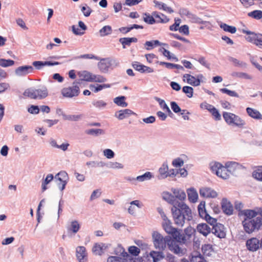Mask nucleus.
<instances>
[{
	"label": "nucleus",
	"instance_id": "1",
	"mask_svg": "<svg viewBox=\"0 0 262 262\" xmlns=\"http://www.w3.org/2000/svg\"><path fill=\"white\" fill-rule=\"evenodd\" d=\"M162 217L163 220V228L167 233L171 235L172 239L179 242L181 246H185L187 248L192 245L195 232V230L193 228L188 226L184 230L183 233H181L182 230H179L172 226V223L165 214L163 213Z\"/></svg>",
	"mask_w": 262,
	"mask_h": 262
},
{
	"label": "nucleus",
	"instance_id": "2",
	"mask_svg": "<svg viewBox=\"0 0 262 262\" xmlns=\"http://www.w3.org/2000/svg\"><path fill=\"white\" fill-rule=\"evenodd\" d=\"M152 237L155 248L160 251L164 250L168 246L171 251L180 256L184 255L186 252V248L181 246L179 242L172 239L170 236L163 237L158 232L154 231Z\"/></svg>",
	"mask_w": 262,
	"mask_h": 262
},
{
	"label": "nucleus",
	"instance_id": "3",
	"mask_svg": "<svg viewBox=\"0 0 262 262\" xmlns=\"http://www.w3.org/2000/svg\"><path fill=\"white\" fill-rule=\"evenodd\" d=\"M171 210L174 223L179 226H183L185 220L189 221L192 219L191 210L186 205H182V207H172Z\"/></svg>",
	"mask_w": 262,
	"mask_h": 262
},
{
	"label": "nucleus",
	"instance_id": "4",
	"mask_svg": "<svg viewBox=\"0 0 262 262\" xmlns=\"http://www.w3.org/2000/svg\"><path fill=\"white\" fill-rule=\"evenodd\" d=\"M173 194L168 192H164L162 194L163 199L168 203L172 205V207H182V205H186L183 201L186 199V194L182 189L172 188Z\"/></svg>",
	"mask_w": 262,
	"mask_h": 262
},
{
	"label": "nucleus",
	"instance_id": "5",
	"mask_svg": "<svg viewBox=\"0 0 262 262\" xmlns=\"http://www.w3.org/2000/svg\"><path fill=\"white\" fill-rule=\"evenodd\" d=\"M25 97L33 99H43L48 96V91L46 86H41L35 89L33 88L26 89L23 93Z\"/></svg>",
	"mask_w": 262,
	"mask_h": 262
},
{
	"label": "nucleus",
	"instance_id": "6",
	"mask_svg": "<svg viewBox=\"0 0 262 262\" xmlns=\"http://www.w3.org/2000/svg\"><path fill=\"white\" fill-rule=\"evenodd\" d=\"M245 231L247 233H251L258 231L262 226V217H256L253 220H243L242 221Z\"/></svg>",
	"mask_w": 262,
	"mask_h": 262
},
{
	"label": "nucleus",
	"instance_id": "7",
	"mask_svg": "<svg viewBox=\"0 0 262 262\" xmlns=\"http://www.w3.org/2000/svg\"><path fill=\"white\" fill-rule=\"evenodd\" d=\"M100 61L98 63V67L101 72L106 73L108 72L109 68L112 69L119 66V62L110 58H100Z\"/></svg>",
	"mask_w": 262,
	"mask_h": 262
},
{
	"label": "nucleus",
	"instance_id": "8",
	"mask_svg": "<svg viewBox=\"0 0 262 262\" xmlns=\"http://www.w3.org/2000/svg\"><path fill=\"white\" fill-rule=\"evenodd\" d=\"M243 32L247 34V36L246 37V39L247 41L255 44L259 48L262 47L261 34H256L253 32L246 30H243Z\"/></svg>",
	"mask_w": 262,
	"mask_h": 262
},
{
	"label": "nucleus",
	"instance_id": "9",
	"mask_svg": "<svg viewBox=\"0 0 262 262\" xmlns=\"http://www.w3.org/2000/svg\"><path fill=\"white\" fill-rule=\"evenodd\" d=\"M246 246L247 249L250 252H255L262 249V237L259 239L257 237H252L247 240Z\"/></svg>",
	"mask_w": 262,
	"mask_h": 262
},
{
	"label": "nucleus",
	"instance_id": "10",
	"mask_svg": "<svg viewBox=\"0 0 262 262\" xmlns=\"http://www.w3.org/2000/svg\"><path fill=\"white\" fill-rule=\"evenodd\" d=\"M77 84V83L73 82L72 86L63 88L61 91L62 95L68 98H72L78 96L80 90Z\"/></svg>",
	"mask_w": 262,
	"mask_h": 262
},
{
	"label": "nucleus",
	"instance_id": "11",
	"mask_svg": "<svg viewBox=\"0 0 262 262\" xmlns=\"http://www.w3.org/2000/svg\"><path fill=\"white\" fill-rule=\"evenodd\" d=\"M225 165L228 167L231 174L237 176L239 171L246 168L242 164L236 162L230 161L226 163Z\"/></svg>",
	"mask_w": 262,
	"mask_h": 262
},
{
	"label": "nucleus",
	"instance_id": "12",
	"mask_svg": "<svg viewBox=\"0 0 262 262\" xmlns=\"http://www.w3.org/2000/svg\"><path fill=\"white\" fill-rule=\"evenodd\" d=\"M34 68L31 66H20L15 70V73L18 76H24L29 73H33Z\"/></svg>",
	"mask_w": 262,
	"mask_h": 262
},
{
	"label": "nucleus",
	"instance_id": "13",
	"mask_svg": "<svg viewBox=\"0 0 262 262\" xmlns=\"http://www.w3.org/2000/svg\"><path fill=\"white\" fill-rule=\"evenodd\" d=\"M238 216H243L244 220H253L257 217V213L255 210L244 209L238 212Z\"/></svg>",
	"mask_w": 262,
	"mask_h": 262
},
{
	"label": "nucleus",
	"instance_id": "14",
	"mask_svg": "<svg viewBox=\"0 0 262 262\" xmlns=\"http://www.w3.org/2000/svg\"><path fill=\"white\" fill-rule=\"evenodd\" d=\"M221 206L224 213L228 215L232 214L233 211L232 205L227 199H222Z\"/></svg>",
	"mask_w": 262,
	"mask_h": 262
},
{
	"label": "nucleus",
	"instance_id": "15",
	"mask_svg": "<svg viewBox=\"0 0 262 262\" xmlns=\"http://www.w3.org/2000/svg\"><path fill=\"white\" fill-rule=\"evenodd\" d=\"M110 246V244L103 243H96L93 247L92 251L95 255H101Z\"/></svg>",
	"mask_w": 262,
	"mask_h": 262
},
{
	"label": "nucleus",
	"instance_id": "16",
	"mask_svg": "<svg viewBox=\"0 0 262 262\" xmlns=\"http://www.w3.org/2000/svg\"><path fill=\"white\" fill-rule=\"evenodd\" d=\"M224 226L221 224H216L215 226L211 228V232L219 238H224L226 233L223 230Z\"/></svg>",
	"mask_w": 262,
	"mask_h": 262
},
{
	"label": "nucleus",
	"instance_id": "17",
	"mask_svg": "<svg viewBox=\"0 0 262 262\" xmlns=\"http://www.w3.org/2000/svg\"><path fill=\"white\" fill-rule=\"evenodd\" d=\"M200 194L201 196L204 198H214L217 195L215 191L208 187L201 188L200 189Z\"/></svg>",
	"mask_w": 262,
	"mask_h": 262
},
{
	"label": "nucleus",
	"instance_id": "18",
	"mask_svg": "<svg viewBox=\"0 0 262 262\" xmlns=\"http://www.w3.org/2000/svg\"><path fill=\"white\" fill-rule=\"evenodd\" d=\"M86 256L84 247L79 246L76 248V257L79 262H84L85 260H86Z\"/></svg>",
	"mask_w": 262,
	"mask_h": 262
},
{
	"label": "nucleus",
	"instance_id": "19",
	"mask_svg": "<svg viewBox=\"0 0 262 262\" xmlns=\"http://www.w3.org/2000/svg\"><path fill=\"white\" fill-rule=\"evenodd\" d=\"M115 253L116 255L123 256L126 260H129L131 261L132 260V256L125 252V249L121 245H118L115 248Z\"/></svg>",
	"mask_w": 262,
	"mask_h": 262
},
{
	"label": "nucleus",
	"instance_id": "20",
	"mask_svg": "<svg viewBox=\"0 0 262 262\" xmlns=\"http://www.w3.org/2000/svg\"><path fill=\"white\" fill-rule=\"evenodd\" d=\"M196 229L199 233L205 236H206L209 233L211 232V228L208 224L206 223H201L198 224L196 227Z\"/></svg>",
	"mask_w": 262,
	"mask_h": 262
},
{
	"label": "nucleus",
	"instance_id": "21",
	"mask_svg": "<svg viewBox=\"0 0 262 262\" xmlns=\"http://www.w3.org/2000/svg\"><path fill=\"white\" fill-rule=\"evenodd\" d=\"M152 14L155 16L156 23L165 24L169 21V19L165 15L160 12L154 11L152 12Z\"/></svg>",
	"mask_w": 262,
	"mask_h": 262
},
{
	"label": "nucleus",
	"instance_id": "22",
	"mask_svg": "<svg viewBox=\"0 0 262 262\" xmlns=\"http://www.w3.org/2000/svg\"><path fill=\"white\" fill-rule=\"evenodd\" d=\"M168 171V165L167 162L163 163L161 167L159 169V175L157 177L159 180L164 179L167 178Z\"/></svg>",
	"mask_w": 262,
	"mask_h": 262
},
{
	"label": "nucleus",
	"instance_id": "23",
	"mask_svg": "<svg viewBox=\"0 0 262 262\" xmlns=\"http://www.w3.org/2000/svg\"><path fill=\"white\" fill-rule=\"evenodd\" d=\"M135 113L129 109H125L116 113L115 117L119 120H123L131 115H135Z\"/></svg>",
	"mask_w": 262,
	"mask_h": 262
},
{
	"label": "nucleus",
	"instance_id": "24",
	"mask_svg": "<svg viewBox=\"0 0 262 262\" xmlns=\"http://www.w3.org/2000/svg\"><path fill=\"white\" fill-rule=\"evenodd\" d=\"M153 3L155 4V7L159 10H163L169 13L173 12V10L171 7H168L165 4L162 2L154 0Z\"/></svg>",
	"mask_w": 262,
	"mask_h": 262
},
{
	"label": "nucleus",
	"instance_id": "25",
	"mask_svg": "<svg viewBox=\"0 0 262 262\" xmlns=\"http://www.w3.org/2000/svg\"><path fill=\"white\" fill-rule=\"evenodd\" d=\"M119 41L122 44V48L125 49L126 46L129 47L132 42H137L138 39L136 37H123L120 38Z\"/></svg>",
	"mask_w": 262,
	"mask_h": 262
},
{
	"label": "nucleus",
	"instance_id": "26",
	"mask_svg": "<svg viewBox=\"0 0 262 262\" xmlns=\"http://www.w3.org/2000/svg\"><path fill=\"white\" fill-rule=\"evenodd\" d=\"M162 46V42L158 40H152L150 41H146L144 44V48L147 50H151L157 46Z\"/></svg>",
	"mask_w": 262,
	"mask_h": 262
},
{
	"label": "nucleus",
	"instance_id": "27",
	"mask_svg": "<svg viewBox=\"0 0 262 262\" xmlns=\"http://www.w3.org/2000/svg\"><path fill=\"white\" fill-rule=\"evenodd\" d=\"M149 256L152 258L153 262H159L164 258V255L162 251H151L149 253Z\"/></svg>",
	"mask_w": 262,
	"mask_h": 262
},
{
	"label": "nucleus",
	"instance_id": "28",
	"mask_svg": "<svg viewBox=\"0 0 262 262\" xmlns=\"http://www.w3.org/2000/svg\"><path fill=\"white\" fill-rule=\"evenodd\" d=\"M155 100L159 102V105H160L161 107L163 109V110L165 111L166 113H167L169 117H172L173 114L169 109L167 104L165 103V101L158 97H155Z\"/></svg>",
	"mask_w": 262,
	"mask_h": 262
},
{
	"label": "nucleus",
	"instance_id": "29",
	"mask_svg": "<svg viewBox=\"0 0 262 262\" xmlns=\"http://www.w3.org/2000/svg\"><path fill=\"white\" fill-rule=\"evenodd\" d=\"M187 192L189 201L192 203L196 202L198 198V194L195 189L193 188H189Z\"/></svg>",
	"mask_w": 262,
	"mask_h": 262
},
{
	"label": "nucleus",
	"instance_id": "30",
	"mask_svg": "<svg viewBox=\"0 0 262 262\" xmlns=\"http://www.w3.org/2000/svg\"><path fill=\"white\" fill-rule=\"evenodd\" d=\"M246 112L248 115L251 118L255 119H260L262 118V115L259 111L251 107H247Z\"/></svg>",
	"mask_w": 262,
	"mask_h": 262
},
{
	"label": "nucleus",
	"instance_id": "31",
	"mask_svg": "<svg viewBox=\"0 0 262 262\" xmlns=\"http://www.w3.org/2000/svg\"><path fill=\"white\" fill-rule=\"evenodd\" d=\"M191 262H207L204 257L198 252H193L191 255Z\"/></svg>",
	"mask_w": 262,
	"mask_h": 262
},
{
	"label": "nucleus",
	"instance_id": "32",
	"mask_svg": "<svg viewBox=\"0 0 262 262\" xmlns=\"http://www.w3.org/2000/svg\"><path fill=\"white\" fill-rule=\"evenodd\" d=\"M111 86V85L110 84H97L96 85L91 84L90 85V89L92 91L97 93L103 89L109 88Z\"/></svg>",
	"mask_w": 262,
	"mask_h": 262
},
{
	"label": "nucleus",
	"instance_id": "33",
	"mask_svg": "<svg viewBox=\"0 0 262 262\" xmlns=\"http://www.w3.org/2000/svg\"><path fill=\"white\" fill-rule=\"evenodd\" d=\"M230 174L231 173H230L228 167H227L226 165L225 166L222 165V168H221L219 176H217L223 179L226 180L229 178Z\"/></svg>",
	"mask_w": 262,
	"mask_h": 262
},
{
	"label": "nucleus",
	"instance_id": "34",
	"mask_svg": "<svg viewBox=\"0 0 262 262\" xmlns=\"http://www.w3.org/2000/svg\"><path fill=\"white\" fill-rule=\"evenodd\" d=\"M152 178H154V175L152 173L149 171H147L143 174L137 177L136 180L139 182H144L149 180Z\"/></svg>",
	"mask_w": 262,
	"mask_h": 262
},
{
	"label": "nucleus",
	"instance_id": "35",
	"mask_svg": "<svg viewBox=\"0 0 262 262\" xmlns=\"http://www.w3.org/2000/svg\"><path fill=\"white\" fill-rule=\"evenodd\" d=\"M80 227L78 222L75 220L71 222L70 226L68 228V230L75 234L79 231Z\"/></svg>",
	"mask_w": 262,
	"mask_h": 262
},
{
	"label": "nucleus",
	"instance_id": "36",
	"mask_svg": "<svg viewBox=\"0 0 262 262\" xmlns=\"http://www.w3.org/2000/svg\"><path fill=\"white\" fill-rule=\"evenodd\" d=\"M210 169L212 172L219 176L221 168L222 167V165L219 162H212L210 164Z\"/></svg>",
	"mask_w": 262,
	"mask_h": 262
},
{
	"label": "nucleus",
	"instance_id": "37",
	"mask_svg": "<svg viewBox=\"0 0 262 262\" xmlns=\"http://www.w3.org/2000/svg\"><path fill=\"white\" fill-rule=\"evenodd\" d=\"M125 99L124 96H118L114 99V102L118 106L126 107L128 104L125 101Z\"/></svg>",
	"mask_w": 262,
	"mask_h": 262
},
{
	"label": "nucleus",
	"instance_id": "38",
	"mask_svg": "<svg viewBox=\"0 0 262 262\" xmlns=\"http://www.w3.org/2000/svg\"><path fill=\"white\" fill-rule=\"evenodd\" d=\"M56 177H60L62 180H64V183L62 185V189H64L66 186L67 184L68 180L69 179V177L68 173L65 171H61L56 174Z\"/></svg>",
	"mask_w": 262,
	"mask_h": 262
},
{
	"label": "nucleus",
	"instance_id": "39",
	"mask_svg": "<svg viewBox=\"0 0 262 262\" xmlns=\"http://www.w3.org/2000/svg\"><path fill=\"white\" fill-rule=\"evenodd\" d=\"M112 33V28L110 26H105L99 30L100 35L104 37L110 35Z\"/></svg>",
	"mask_w": 262,
	"mask_h": 262
},
{
	"label": "nucleus",
	"instance_id": "40",
	"mask_svg": "<svg viewBox=\"0 0 262 262\" xmlns=\"http://www.w3.org/2000/svg\"><path fill=\"white\" fill-rule=\"evenodd\" d=\"M220 27H221V28L223 29L224 31L229 32L232 34L235 33L236 31V27L234 26H229L225 23H221L220 25Z\"/></svg>",
	"mask_w": 262,
	"mask_h": 262
},
{
	"label": "nucleus",
	"instance_id": "41",
	"mask_svg": "<svg viewBox=\"0 0 262 262\" xmlns=\"http://www.w3.org/2000/svg\"><path fill=\"white\" fill-rule=\"evenodd\" d=\"M143 20L147 24L149 25H153L156 23L155 16L151 14L150 15L149 13H145L143 14Z\"/></svg>",
	"mask_w": 262,
	"mask_h": 262
},
{
	"label": "nucleus",
	"instance_id": "42",
	"mask_svg": "<svg viewBox=\"0 0 262 262\" xmlns=\"http://www.w3.org/2000/svg\"><path fill=\"white\" fill-rule=\"evenodd\" d=\"M234 114L228 112H224L223 114V117L226 122L229 125H232L233 122V116Z\"/></svg>",
	"mask_w": 262,
	"mask_h": 262
},
{
	"label": "nucleus",
	"instance_id": "43",
	"mask_svg": "<svg viewBox=\"0 0 262 262\" xmlns=\"http://www.w3.org/2000/svg\"><path fill=\"white\" fill-rule=\"evenodd\" d=\"M54 179L52 174H48L41 184V189L42 191H45L47 189V185L50 183Z\"/></svg>",
	"mask_w": 262,
	"mask_h": 262
},
{
	"label": "nucleus",
	"instance_id": "44",
	"mask_svg": "<svg viewBox=\"0 0 262 262\" xmlns=\"http://www.w3.org/2000/svg\"><path fill=\"white\" fill-rule=\"evenodd\" d=\"M202 251L204 255L209 256L211 255V253L213 252L212 246L209 244L203 245Z\"/></svg>",
	"mask_w": 262,
	"mask_h": 262
},
{
	"label": "nucleus",
	"instance_id": "45",
	"mask_svg": "<svg viewBox=\"0 0 262 262\" xmlns=\"http://www.w3.org/2000/svg\"><path fill=\"white\" fill-rule=\"evenodd\" d=\"M233 125L239 127H243L245 124V122L242 120L238 116L234 114L233 116Z\"/></svg>",
	"mask_w": 262,
	"mask_h": 262
},
{
	"label": "nucleus",
	"instance_id": "46",
	"mask_svg": "<svg viewBox=\"0 0 262 262\" xmlns=\"http://www.w3.org/2000/svg\"><path fill=\"white\" fill-rule=\"evenodd\" d=\"M92 104L98 109H103L106 107L107 103L102 100H94L92 101Z\"/></svg>",
	"mask_w": 262,
	"mask_h": 262
},
{
	"label": "nucleus",
	"instance_id": "47",
	"mask_svg": "<svg viewBox=\"0 0 262 262\" xmlns=\"http://www.w3.org/2000/svg\"><path fill=\"white\" fill-rule=\"evenodd\" d=\"M85 133L88 135L97 136L99 135L103 134L104 130L102 129L92 128L86 130Z\"/></svg>",
	"mask_w": 262,
	"mask_h": 262
},
{
	"label": "nucleus",
	"instance_id": "48",
	"mask_svg": "<svg viewBox=\"0 0 262 262\" xmlns=\"http://www.w3.org/2000/svg\"><path fill=\"white\" fill-rule=\"evenodd\" d=\"M249 17H251L256 19H260L262 18V11L254 10L248 13Z\"/></svg>",
	"mask_w": 262,
	"mask_h": 262
},
{
	"label": "nucleus",
	"instance_id": "49",
	"mask_svg": "<svg viewBox=\"0 0 262 262\" xmlns=\"http://www.w3.org/2000/svg\"><path fill=\"white\" fill-rule=\"evenodd\" d=\"M82 117V115H67L64 116V120H69L72 121H77L81 119Z\"/></svg>",
	"mask_w": 262,
	"mask_h": 262
},
{
	"label": "nucleus",
	"instance_id": "50",
	"mask_svg": "<svg viewBox=\"0 0 262 262\" xmlns=\"http://www.w3.org/2000/svg\"><path fill=\"white\" fill-rule=\"evenodd\" d=\"M14 64V61L11 59H0V66L2 67H8L12 66Z\"/></svg>",
	"mask_w": 262,
	"mask_h": 262
},
{
	"label": "nucleus",
	"instance_id": "51",
	"mask_svg": "<svg viewBox=\"0 0 262 262\" xmlns=\"http://www.w3.org/2000/svg\"><path fill=\"white\" fill-rule=\"evenodd\" d=\"M198 211L201 217H203L204 215H206V210L205 209V202L202 201L198 206Z\"/></svg>",
	"mask_w": 262,
	"mask_h": 262
},
{
	"label": "nucleus",
	"instance_id": "52",
	"mask_svg": "<svg viewBox=\"0 0 262 262\" xmlns=\"http://www.w3.org/2000/svg\"><path fill=\"white\" fill-rule=\"evenodd\" d=\"M182 92L186 94L188 98H191L193 94V89L189 86H184L182 88Z\"/></svg>",
	"mask_w": 262,
	"mask_h": 262
},
{
	"label": "nucleus",
	"instance_id": "53",
	"mask_svg": "<svg viewBox=\"0 0 262 262\" xmlns=\"http://www.w3.org/2000/svg\"><path fill=\"white\" fill-rule=\"evenodd\" d=\"M220 91L224 94H226L229 96L234 97H239L238 94L235 91L229 90L226 88H222L220 90Z\"/></svg>",
	"mask_w": 262,
	"mask_h": 262
},
{
	"label": "nucleus",
	"instance_id": "54",
	"mask_svg": "<svg viewBox=\"0 0 262 262\" xmlns=\"http://www.w3.org/2000/svg\"><path fill=\"white\" fill-rule=\"evenodd\" d=\"M232 75L234 77H237L245 79H251L252 77L249 74L243 72H233Z\"/></svg>",
	"mask_w": 262,
	"mask_h": 262
},
{
	"label": "nucleus",
	"instance_id": "55",
	"mask_svg": "<svg viewBox=\"0 0 262 262\" xmlns=\"http://www.w3.org/2000/svg\"><path fill=\"white\" fill-rule=\"evenodd\" d=\"M202 218H204L208 223L210 224L212 227L215 226L217 220L211 217L207 213H206V215H204L202 217Z\"/></svg>",
	"mask_w": 262,
	"mask_h": 262
},
{
	"label": "nucleus",
	"instance_id": "56",
	"mask_svg": "<svg viewBox=\"0 0 262 262\" xmlns=\"http://www.w3.org/2000/svg\"><path fill=\"white\" fill-rule=\"evenodd\" d=\"M93 75H94L89 72L84 71L81 74V77H82V80L87 81H92Z\"/></svg>",
	"mask_w": 262,
	"mask_h": 262
},
{
	"label": "nucleus",
	"instance_id": "57",
	"mask_svg": "<svg viewBox=\"0 0 262 262\" xmlns=\"http://www.w3.org/2000/svg\"><path fill=\"white\" fill-rule=\"evenodd\" d=\"M128 250L132 255L135 256H138L140 252V249L135 246H130Z\"/></svg>",
	"mask_w": 262,
	"mask_h": 262
},
{
	"label": "nucleus",
	"instance_id": "58",
	"mask_svg": "<svg viewBox=\"0 0 262 262\" xmlns=\"http://www.w3.org/2000/svg\"><path fill=\"white\" fill-rule=\"evenodd\" d=\"M210 113L213 116L215 120L219 121L221 120V116L219 111L214 106L212 108Z\"/></svg>",
	"mask_w": 262,
	"mask_h": 262
},
{
	"label": "nucleus",
	"instance_id": "59",
	"mask_svg": "<svg viewBox=\"0 0 262 262\" xmlns=\"http://www.w3.org/2000/svg\"><path fill=\"white\" fill-rule=\"evenodd\" d=\"M188 18L190 19L192 23H197L199 24H203V21L202 19L197 16L196 15L191 13Z\"/></svg>",
	"mask_w": 262,
	"mask_h": 262
},
{
	"label": "nucleus",
	"instance_id": "60",
	"mask_svg": "<svg viewBox=\"0 0 262 262\" xmlns=\"http://www.w3.org/2000/svg\"><path fill=\"white\" fill-rule=\"evenodd\" d=\"M107 262H126V260L118 256H111L108 257Z\"/></svg>",
	"mask_w": 262,
	"mask_h": 262
},
{
	"label": "nucleus",
	"instance_id": "61",
	"mask_svg": "<svg viewBox=\"0 0 262 262\" xmlns=\"http://www.w3.org/2000/svg\"><path fill=\"white\" fill-rule=\"evenodd\" d=\"M184 164V161L180 158L174 159L172 162V165L175 167H180Z\"/></svg>",
	"mask_w": 262,
	"mask_h": 262
},
{
	"label": "nucleus",
	"instance_id": "62",
	"mask_svg": "<svg viewBox=\"0 0 262 262\" xmlns=\"http://www.w3.org/2000/svg\"><path fill=\"white\" fill-rule=\"evenodd\" d=\"M170 106L172 110L175 113L178 114L182 111L178 104L174 101H171L170 102Z\"/></svg>",
	"mask_w": 262,
	"mask_h": 262
},
{
	"label": "nucleus",
	"instance_id": "63",
	"mask_svg": "<svg viewBox=\"0 0 262 262\" xmlns=\"http://www.w3.org/2000/svg\"><path fill=\"white\" fill-rule=\"evenodd\" d=\"M40 111L39 107L38 105H31L30 107L28 108V111L32 114H37L39 113Z\"/></svg>",
	"mask_w": 262,
	"mask_h": 262
},
{
	"label": "nucleus",
	"instance_id": "64",
	"mask_svg": "<svg viewBox=\"0 0 262 262\" xmlns=\"http://www.w3.org/2000/svg\"><path fill=\"white\" fill-rule=\"evenodd\" d=\"M253 177L259 181H262V170L258 169L253 172Z\"/></svg>",
	"mask_w": 262,
	"mask_h": 262
}]
</instances>
